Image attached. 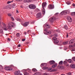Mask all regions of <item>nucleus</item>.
<instances>
[{"label": "nucleus", "instance_id": "b1692460", "mask_svg": "<svg viewBox=\"0 0 75 75\" xmlns=\"http://www.w3.org/2000/svg\"><path fill=\"white\" fill-rule=\"evenodd\" d=\"M68 44V42H65L63 43V45H66V44Z\"/></svg>", "mask_w": 75, "mask_h": 75}, {"label": "nucleus", "instance_id": "9b49d317", "mask_svg": "<svg viewBox=\"0 0 75 75\" xmlns=\"http://www.w3.org/2000/svg\"><path fill=\"white\" fill-rule=\"evenodd\" d=\"M70 67L72 68H75V64H71L70 65Z\"/></svg>", "mask_w": 75, "mask_h": 75}, {"label": "nucleus", "instance_id": "cd10ccee", "mask_svg": "<svg viewBox=\"0 0 75 75\" xmlns=\"http://www.w3.org/2000/svg\"><path fill=\"white\" fill-rule=\"evenodd\" d=\"M12 70H13V68H12L11 67H9L8 71H12Z\"/></svg>", "mask_w": 75, "mask_h": 75}, {"label": "nucleus", "instance_id": "ea45409f", "mask_svg": "<svg viewBox=\"0 0 75 75\" xmlns=\"http://www.w3.org/2000/svg\"><path fill=\"white\" fill-rule=\"evenodd\" d=\"M0 33H3V29H0Z\"/></svg>", "mask_w": 75, "mask_h": 75}, {"label": "nucleus", "instance_id": "0eeeda50", "mask_svg": "<svg viewBox=\"0 0 75 75\" xmlns=\"http://www.w3.org/2000/svg\"><path fill=\"white\" fill-rule=\"evenodd\" d=\"M49 63L50 65H53V64H54L55 63V62L54 60H51L49 62Z\"/></svg>", "mask_w": 75, "mask_h": 75}, {"label": "nucleus", "instance_id": "a18cd8bd", "mask_svg": "<svg viewBox=\"0 0 75 75\" xmlns=\"http://www.w3.org/2000/svg\"><path fill=\"white\" fill-rule=\"evenodd\" d=\"M27 32L28 33H31V30H29Z\"/></svg>", "mask_w": 75, "mask_h": 75}, {"label": "nucleus", "instance_id": "de8ad7c7", "mask_svg": "<svg viewBox=\"0 0 75 75\" xmlns=\"http://www.w3.org/2000/svg\"><path fill=\"white\" fill-rule=\"evenodd\" d=\"M47 30H48V29H47V28H45L44 30V31H47Z\"/></svg>", "mask_w": 75, "mask_h": 75}, {"label": "nucleus", "instance_id": "13d9d810", "mask_svg": "<svg viewBox=\"0 0 75 75\" xmlns=\"http://www.w3.org/2000/svg\"><path fill=\"white\" fill-rule=\"evenodd\" d=\"M53 71H56V69H53Z\"/></svg>", "mask_w": 75, "mask_h": 75}, {"label": "nucleus", "instance_id": "423d86ee", "mask_svg": "<svg viewBox=\"0 0 75 75\" xmlns=\"http://www.w3.org/2000/svg\"><path fill=\"white\" fill-rule=\"evenodd\" d=\"M67 20L69 22H72V18H71V17L69 16L67 18Z\"/></svg>", "mask_w": 75, "mask_h": 75}, {"label": "nucleus", "instance_id": "a211bd4d", "mask_svg": "<svg viewBox=\"0 0 75 75\" xmlns=\"http://www.w3.org/2000/svg\"><path fill=\"white\" fill-rule=\"evenodd\" d=\"M5 69L6 71H8L9 69V67H5Z\"/></svg>", "mask_w": 75, "mask_h": 75}, {"label": "nucleus", "instance_id": "e433bc0d", "mask_svg": "<svg viewBox=\"0 0 75 75\" xmlns=\"http://www.w3.org/2000/svg\"><path fill=\"white\" fill-rule=\"evenodd\" d=\"M71 16H74V15H75V12L72 13L71 14Z\"/></svg>", "mask_w": 75, "mask_h": 75}, {"label": "nucleus", "instance_id": "473e14b6", "mask_svg": "<svg viewBox=\"0 0 75 75\" xmlns=\"http://www.w3.org/2000/svg\"><path fill=\"white\" fill-rule=\"evenodd\" d=\"M8 29H9V30H11V26L9 25L8 26Z\"/></svg>", "mask_w": 75, "mask_h": 75}, {"label": "nucleus", "instance_id": "338daca9", "mask_svg": "<svg viewBox=\"0 0 75 75\" xmlns=\"http://www.w3.org/2000/svg\"><path fill=\"white\" fill-rule=\"evenodd\" d=\"M72 51H75V50H74V49H73V50H72Z\"/></svg>", "mask_w": 75, "mask_h": 75}, {"label": "nucleus", "instance_id": "c03bdc74", "mask_svg": "<svg viewBox=\"0 0 75 75\" xmlns=\"http://www.w3.org/2000/svg\"><path fill=\"white\" fill-rule=\"evenodd\" d=\"M67 64V62L64 61L63 62V64Z\"/></svg>", "mask_w": 75, "mask_h": 75}, {"label": "nucleus", "instance_id": "052dcab7", "mask_svg": "<svg viewBox=\"0 0 75 75\" xmlns=\"http://www.w3.org/2000/svg\"><path fill=\"white\" fill-rule=\"evenodd\" d=\"M8 41H10V38H8Z\"/></svg>", "mask_w": 75, "mask_h": 75}, {"label": "nucleus", "instance_id": "37998d69", "mask_svg": "<svg viewBox=\"0 0 75 75\" xmlns=\"http://www.w3.org/2000/svg\"><path fill=\"white\" fill-rule=\"evenodd\" d=\"M56 32L58 33H59V32H60V30H56Z\"/></svg>", "mask_w": 75, "mask_h": 75}, {"label": "nucleus", "instance_id": "412c9836", "mask_svg": "<svg viewBox=\"0 0 75 75\" xmlns=\"http://www.w3.org/2000/svg\"><path fill=\"white\" fill-rule=\"evenodd\" d=\"M46 33H47V34H50L51 33V31L50 30L48 31L47 32H46Z\"/></svg>", "mask_w": 75, "mask_h": 75}, {"label": "nucleus", "instance_id": "6ab92c4d", "mask_svg": "<svg viewBox=\"0 0 75 75\" xmlns=\"http://www.w3.org/2000/svg\"><path fill=\"white\" fill-rule=\"evenodd\" d=\"M32 71L33 72H37V70L35 68H33L32 69Z\"/></svg>", "mask_w": 75, "mask_h": 75}, {"label": "nucleus", "instance_id": "4d7b16f0", "mask_svg": "<svg viewBox=\"0 0 75 75\" xmlns=\"http://www.w3.org/2000/svg\"><path fill=\"white\" fill-rule=\"evenodd\" d=\"M72 5H73V6H74V7L75 6V4H73Z\"/></svg>", "mask_w": 75, "mask_h": 75}, {"label": "nucleus", "instance_id": "a19ab883", "mask_svg": "<svg viewBox=\"0 0 75 75\" xmlns=\"http://www.w3.org/2000/svg\"><path fill=\"white\" fill-rule=\"evenodd\" d=\"M11 20H12V21H14V19L12 17H11Z\"/></svg>", "mask_w": 75, "mask_h": 75}, {"label": "nucleus", "instance_id": "09e8293b", "mask_svg": "<svg viewBox=\"0 0 75 75\" xmlns=\"http://www.w3.org/2000/svg\"><path fill=\"white\" fill-rule=\"evenodd\" d=\"M11 3V1H8L7 2V4H9V3Z\"/></svg>", "mask_w": 75, "mask_h": 75}, {"label": "nucleus", "instance_id": "f8f14e48", "mask_svg": "<svg viewBox=\"0 0 75 75\" xmlns=\"http://www.w3.org/2000/svg\"><path fill=\"white\" fill-rule=\"evenodd\" d=\"M57 66V64L55 63L54 64H53V65L52 66V68H55V67H56Z\"/></svg>", "mask_w": 75, "mask_h": 75}, {"label": "nucleus", "instance_id": "5701e85b", "mask_svg": "<svg viewBox=\"0 0 75 75\" xmlns=\"http://www.w3.org/2000/svg\"><path fill=\"white\" fill-rule=\"evenodd\" d=\"M53 40L55 41L56 40H57V38L56 37H54L53 38Z\"/></svg>", "mask_w": 75, "mask_h": 75}, {"label": "nucleus", "instance_id": "1a4fd4ad", "mask_svg": "<svg viewBox=\"0 0 75 75\" xmlns=\"http://www.w3.org/2000/svg\"><path fill=\"white\" fill-rule=\"evenodd\" d=\"M41 16V13H39L36 15V17L37 18H40Z\"/></svg>", "mask_w": 75, "mask_h": 75}, {"label": "nucleus", "instance_id": "0e129e2a", "mask_svg": "<svg viewBox=\"0 0 75 75\" xmlns=\"http://www.w3.org/2000/svg\"><path fill=\"white\" fill-rule=\"evenodd\" d=\"M16 1H20V0H15Z\"/></svg>", "mask_w": 75, "mask_h": 75}, {"label": "nucleus", "instance_id": "5fc2aeb1", "mask_svg": "<svg viewBox=\"0 0 75 75\" xmlns=\"http://www.w3.org/2000/svg\"><path fill=\"white\" fill-rule=\"evenodd\" d=\"M44 75H48V74L46 73H44Z\"/></svg>", "mask_w": 75, "mask_h": 75}, {"label": "nucleus", "instance_id": "7ed1b4c3", "mask_svg": "<svg viewBox=\"0 0 75 75\" xmlns=\"http://www.w3.org/2000/svg\"><path fill=\"white\" fill-rule=\"evenodd\" d=\"M29 7L31 9H35L36 8V6L34 5L31 4L29 6Z\"/></svg>", "mask_w": 75, "mask_h": 75}, {"label": "nucleus", "instance_id": "69168bd1", "mask_svg": "<svg viewBox=\"0 0 75 75\" xmlns=\"http://www.w3.org/2000/svg\"><path fill=\"white\" fill-rule=\"evenodd\" d=\"M18 75H22V74H21V73H19Z\"/></svg>", "mask_w": 75, "mask_h": 75}, {"label": "nucleus", "instance_id": "ddd939ff", "mask_svg": "<svg viewBox=\"0 0 75 75\" xmlns=\"http://www.w3.org/2000/svg\"><path fill=\"white\" fill-rule=\"evenodd\" d=\"M3 28L4 30H5L6 31L7 30V26H4Z\"/></svg>", "mask_w": 75, "mask_h": 75}, {"label": "nucleus", "instance_id": "c9c22d12", "mask_svg": "<svg viewBox=\"0 0 75 75\" xmlns=\"http://www.w3.org/2000/svg\"><path fill=\"white\" fill-rule=\"evenodd\" d=\"M8 15L9 17H11V16L12 15L11 14V13H9L8 14Z\"/></svg>", "mask_w": 75, "mask_h": 75}, {"label": "nucleus", "instance_id": "bb28decb", "mask_svg": "<svg viewBox=\"0 0 75 75\" xmlns=\"http://www.w3.org/2000/svg\"><path fill=\"white\" fill-rule=\"evenodd\" d=\"M48 69V67H44L43 68V69H44V70H45V69Z\"/></svg>", "mask_w": 75, "mask_h": 75}, {"label": "nucleus", "instance_id": "20e7f679", "mask_svg": "<svg viewBox=\"0 0 75 75\" xmlns=\"http://www.w3.org/2000/svg\"><path fill=\"white\" fill-rule=\"evenodd\" d=\"M48 8H50V9H53V8H54V6L53 4L49 5L48 6Z\"/></svg>", "mask_w": 75, "mask_h": 75}, {"label": "nucleus", "instance_id": "4c0bfd02", "mask_svg": "<svg viewBox=\"0 0 75 75\" xmlns=\"http://www.w3.org/2000/svg\"><path fill=\"white\" fill-rule=\"evenodd\" d=\"M14 7H15V5L14 4H13L12 5V8H14Z\"/></svg>", "mask_w": 75, "mask_h": 75}, {"label": "nucleus", "instance_id": "6e6d98bb", "mask_svg": "<svg viewBox=\"0 0 75 75\" xmlns=\"http://www.w3.org/2000/svg\"><path fill=\"white\" fill-rule=\"evenodd\" d=\"M16 13L18 14V10H17L16 11Z\"/></svg>", "mask_w": 75, "mask_h": 75}, {"label": "nucleus", "instance_id": "393cba45", "mask_svg": "<svg viewBox=\"0 0 75 75\" xmlns=\"http://www.w3.org/2000/svg\"><path fill=\"white\" fill-rule=\"evenodd\" d=\"M16 20L17 21H20V22L21 21V19H20L19 18H18L16 19Z\"/></svg>", "mask_w": 75, "mask_h": 75}, {"label": "nucleus", "instance_id": "39448f33", "mask_svg": "<svg viewBox=\"0 0 75 75\" xmlns=\"http://www.w3.org/2000/svg\"><path fill=\"white\" fill-rule=\"evenodd\" d=\"M28 24H29V22H26L24 24H22V25L24 26V27H27Z\"/></svg>", "mask_w": 75, "mask_h": 75}, {"label": "nucleus", "instance_id": "680f3d73", "mask_svg": "<svg viewBox=\"0 0 75 75\" xmlns=\"http://www.w3.org/2000/svg\"><path fill=\"white\" fill-rule=\"evenodd\" d=\"M64 13H61V14H62V15H63V14H64Z\"/></svg>", "mask_w": 75, "mask_h": 75}, {"label": "nucleus", "instance_id": "7c9ffc66", "mask_svg": "<svg viewBox=\"0 0 75 75\" xmlns=\"http://www.w3.org/2000/svg\"><path fill=\"white\" fill-rule=\"evenodd\" d=\"M67 4H68V5H69V4H71V2L69 1H68L67 3Z\"/></svg>", "mask_w": 75, "mask_h": 75}, {"label": "nucleus", "instance_id": "e2e57ef3", "mask_svg": "<svg viewBox=\"0 0 75 75\" xmlns=\"http://www.w3.org/2000/svg\"><path fill=\"white\" fill-rule=\"evenodd\" d=\"M24 34H25V35H26V34H27V32H24Z\"/></svg>", "mask_w": 75, "mask_h": 75}, {"label": "nucleus", "instance_id": "4468645a", "mask_svg": "<svg viewBox=\"0 0 75 75\" xmlns=\"http://www.w3.org/2000/svg\"><path fill=\"white\" fill-rule=\"evenodd\" d=\"M62 13H64V14L65 15H66V14H67V11H62L61 13V14H62Z\"/></svg>", "mask_w": 75, "mask_h": 75}, {"label": "nucleus", "instance_id": "f03ea898", "mask_svg": "<svg viewBox=\"0 0 75 75\" xmlns=\"http://www.w3.org/2000/svg\"><path fill=\"white\" fill-rule=\"evenodd\" d=\"M46 4H47V3L45 2H43L42 4V8H43L42 10V14L44 15L45 14V9H44V7L46 6Z\"/></svg>", "mask_w": 75, "mask_h": 75}, {"label": "nucleus", "instance_id": "58836bf2", "mask_svg": "<svg viewBox=\"0 0 75 75\" xmlns=\"http://www.w3.org/2000/svg\"><path fill=\"white\" fill-rule=\"evenodd\" d=\"M16 36L18 37L20 36V33H17L16 34Z\"/></svg>", "mask_w": 75, "mask_h": 75}, {"label": "nucleus", "instance_id": "aec40b11", "mask_svg": "<svg viewBox=\"0 0 75 75\" xmlns=\"http://www.w3.org/2000/svg\"><path fill=\"white\" fill-rule=\"evenodd\" d=\"M47 66V64H45V63H43V64H42L40 65L41 67H42L41 66Z\"/></svg>", "mask_w": 75, "mask_h": 75}, {"label": "nucleus", "instance_id": "f257e3e1", "mask_svg": "<svg viewBox=\"0 0 75 75\" xmlns=\"http://www.w3.org/2000/svg\"><path fill=\"white\" fill-rule=\"evenodd\" d=\"M59 14V13H57L55 14L54 16H52L51 18L50 19V21L51 22H52H52H53L54 21H55L56 19H57V18L56 17L57 16H58Z\"/></svg>", "mask_w": 75, "mask_h": 75}, {"label": "nucleus", "instance_id": "f704fd0d", "mask_svg": "<svg viewBox=\"0 0 75 75\" xmlns=\"http://www.w3.org/2000/svg\"><path fill=\"white\" fill-rule=\"evenodd\" d=\"M67 75H72V73L71 72H69L67 73Z\"/></svg>", "mask_w": 75, "mask_h": 75}, {"label": "nucleus", "instance_id": "dca6fc26", "mask_svg": "<svg viewBox=\"0 0 75 75\" xmlns=\"http://www.w3.org/2000/svg\"><path fill=\"white\" fill-rule=\"evenodd\" d=\"M12 25H11V26L12 27H15V26H16V24L13 22L12 23Z\"/></svg>", "mask_w": 75, "mask_h": 75}, {"label": "nucleus", "instance_id": "864d4df0", "mask_svg": "<svg viewBox=\"0 0 75 75\" xmlns=\"http://www.w3.org/2000/svg\"><path fill=\"white\" fill-rule=\"evenodd\" d=\"M2 24L3 25H4V26H6V24H5L4 23H3Z\"/></svg>", "mask_w": 75, "mask_h": 75}, {"label": "nucleus", "instance_id": "79ce46f5", "mask_svg": "<svg viewBox=\"0 0 75 75\" xmlns=\"http://www.w3.org/2000/svg\"><path fill=\"white\" fill-rule=\"evenodd\" d=\"M72 59L73 61H75V57H74L72 58Z\"/></svg>", "mask_w": 75, "mask_h": 75}, {"label": "nucleus", "instance_id": "603ef678", "mask_svg": "<svg viewBox=\"0 0 75 75\" xmlns=\"http://www.w3.org/2000/svg\"><path fill=\"white\" fill-rule=\"evenodd\" d=\"M25 39H23L22 40V41H25Z\"/></svg>", "mask_w": 75, "mask_h": 75}, {"label": "nucleus", "instance_id": "c756f323", "mask_svg": "<svg viewBox=\"0 0 75 75\" xmlns=\"http://www.w3.org/2000/svg\"><path fill=\"white\" fill-rule=\"evenodd\" d=\"M63 64V62L61 61L59 62V64H60L61 65V64Z\"/></svg>", "mask_w": 75, "mask_h": 75}, {"label": "nucleus", "instance_id": "774afa93", "mask_svg": "<svg viewBox=\"0 0 75 75\" xmlns=\"http://www.w3.org/2000/svg\"><path fill=\"white\" fill-rule=\"evenodd\" d=\"M68 37V35H67L66 37Z\"/></svg>", "mask_w": 75, "mask_h": 75}, {"label": "nucleus", "instance_id": "3c124183", "mask_svg": "<svg viewBox=\"0 0 75 75\" xmlns=\"http://www.w3.org/2000/svg\"><path fill=\"white\" fill-rule=\"evenodd\" d=\"M21 46V45L19 44L18 45V47H20Z\"/></svg>", "mask_w": 75, "mask_h": 75}, {"label": "nucleus", "instance_id": "8fccbe9b", "mask_svg": "<svg viewBox=\"0 0 75 75\" xmlns=\"http://www.w3.org/2000/svg\"><path fill=\"white\" fill-rule=\"evenodd\" d=\"M55 42L57 43V44H58L59 42V41L58 40H57Z\"/></svg>", "mask_w": 75, "mask_h": 75}, {"label": "nucleus", "instance_id": "f3484780", "mask_svg": "<svg viewBox=\"0 0 75 75\" xmlns=\"http://www.w3.org/2000/svg\"><path fill=\"white\" fill-rule=\"evenodd\" d=\"M34 75H41V73L39 72H37Z\"/></svg>", "mask_w": 75, "mask_h": 75}, {"label": "nucleus", "instance_id": "72a5a7b5", "mask_svg": "<svg viewBox=\"0 0 75 75\" xmlns=\"http://www.w3.org/2000/svg\"><path fill=\"white\" fill-rule=\"evenodd\" d=\"M24 75H29V74L27 72H25L24 73Z\"/></svg>", "mask_w": 75, "mask_h": 75}, {"label": "nucleus", "instance_id": "a878e982", "mask_svg": "<svg viewBox=\"0 0 75 75\" xmlns=\"http://www.w3.org/2000/svg\"><path fill=\"white\" fill-rule=\"evenodd\" d=\"M64 28L65 29H66V30H67V29H68V26L67 25H65Z\"/></svg>", "mask_w": 75, "mask_h": 75}, {"label": "nucleus", "instance_id": "49530a36", "mask_svg": "<svg viewBox=\"0 0 75 75\" xmlns=\"http://www.w3.org/2000/svg\"><path fill=\"white\" fill-rule=\"evenodd\" d=\"M54 36H55V37H57L58 36V35H57V34H54Z\"/></svg>", "mask_w": 75, "mask_h": 75}, {"label": "nucleus", "instance_id": "c85d7f7f", "mask_svg": "<svg viewBox=\"0 0 75 75\" xmlns=\"http://www.w3.org/2000/svg\"><path fill=\"white\" fill-rule=\"evenodd\" d=\"M3 69V66L0 65V70H2Z\"/></svg>", "mask_w": 75, "mask_h": 75}, {"label": "nucleus", "instance_id": "2f4dec72", "mask_svg": "<svg viewBox=\"0 0 75 75\" xmlns=\"http://www.w3.org/2000/svg\"><path fill=\"white\" fill-rule=\"evenodd\" d=\"M9 5H7V6H6L5 7V8H9Z\"/></svg>", "mask_w": 75, "mask_h": 75}, {"label": "nucleus", "instance_id": "9d476101", "mask_svg": "<svg viewBox=\"0 0 75 75\" xmlns=\"http://www.w3.org/2000/svg\"><path fill=\"white\" fill-rule=\"evenodd\" d=\"M20 73V71H16L14 72V74L15 75H18Z\"/></svg>", "mask_w": 75, "mask_h": 75}, {"label": "nucleus", "instance_id": "6e6552de", "mask_svg": "<svg viewBox=\"0 0 75 75\" xmlns=\"http://www.w3.org/2000/svg\"><path fill=\"white\" fill-rule=\"evenodd\" d=\"M75 41V39H71V40H70V42H69V44H71H71H73V42H74Z\"/></svg>", "mask_w": 75, "mask_h": 75}, {"label": "nucleus", "instance_id": "bf43d9fd", "mask_svg": "<svg viewBox=\"0 0 75 75\" xmlns=\"http://www.w3.org/2000/svg\"><path fill=\"white\" fill-rule=\"evenodd\" d=\"M52 69H51V68H49V71H51V70Z\"/></svg>", "mask_w": 75, "mask_h": 75}, {"label": "nucleus", "instance_id": "4be33fe9", "mask_svg": "<svg viewBox=\"0 0 75 75\" xmlns=\"http://www.w3.org/2000/svg\"><path fill=\"white\" fill-rule=\"evenodd\" d=\"M68 62H69V63H72V60L71 59H69L68 60Z\"/></svg>", "mask_w": 75, "mask_h": 75}, {"label": "nucleus", "instance_id": "2eb2a0df", "mask_svg": "<svg viewBox=\"0 0 75 75\" xmlns=\"http://www.w3.org/2000/svg\"><path fill=\"white\" fill-rule=\"evenodd\" d=\"M45 25L46 27L47 28H50V25L48 24H46Z\"/></svg>", "mask_w": 75, "mask_h": 75}]
</instances>
